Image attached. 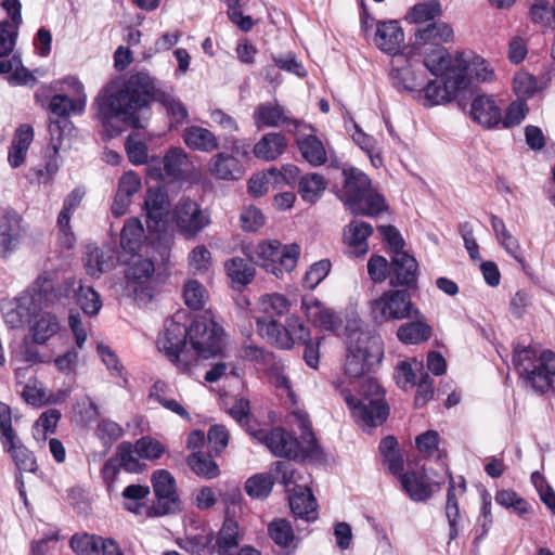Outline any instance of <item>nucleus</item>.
I'll list each match as a JSON object with an SVG mask.
<instances>
[{
    "mask_svg": "<svg viewBox=\"0 0 555 555\" xmlns=\"http://www.w3.org/2000/svg\"><path fill=\"white\" fill-rule=\"evenodd\" d=\"M170 208L167 194L160 189H149L144 201L149 229H154L166 217Z\"/></svg>",
    "mask_w": 555,
    "mask_h": 555,
    "instance_id": "cd10ccee",
    "label": "nucleus"
},
{
    "mask_svg": "<svg viewBox=\"0 0 555 555\" xmlns=\"http://www.w3.org/2000/svg\"><path fill=\"white\" fill-rule=\"evenodd\" d=\"M183 142L194 151L210 153L220 147L217 135L202 126H189L182 133Z\"/></svg>",
    "mask_w": 555,
    "mask_h": 555,
    "instance_id": "bb28decb",
    "label": "nucleus"
},
{
    "mask_svg": "<svg viewBox=\"0 0 555 555\" xmlns=\"http://www.w3.org/2000/svg\"><path fill=\"white\" fill-rule=\"evenodd\" d=\"M327 186L325 178L317 172L307 173L298 181V192L304 201L315 203Z\"/></svg>",
    "mask_w": 555,
    "mask_h": 555,
    "instance_id": "79ce46f5",
    "label": "nucleus"
},
{
    "mask_svg": "<svg viewBox=\"0 0 555 555\" xmlns=\"http://www.w3.org/2000/svg\"><path fill=\"white\" fill-rule=\"evenodd\" d=\"M38 292L33 297L34 305L38 302L43 308H65L69 304L70 289L73 283L70 280L55 287L48 279H38L36 282Z\"/></svg>",
    "mask_w": 555,
    "mask_h": 555,
    "instance_id": "a211bd4d",
    "label": "nucleus"
},
{
    "mask_svg": "<svg viewBox=\"0 0 555 555\" xmlns=\"http://www.w3.org/2000/svg\"><path fill=\"white\" fill-rule=\"evenodd\" d=\"M152 485L156 501L147 509V516H164L182 511L176 489V479L168 470H155L152 475Z\"/></svg>",
    "mask_w": 555,
    "mask_h": 555,
    "instance_id": "ddd939ff",
    "label": "nucleus"
},
{
    "mask_svg": "<svg viewBox=\"0 0 555 555\" xmlns=\"http://www.w3.org/2000/svg\"><path fill=\"white\" fill-rule=\"evenodd\" d=\"M345 377L336 389L344 397L351 416L363 430L380 426L389 415V406L385 402V391L373 378L361 382L359 396H354L349 385L359 382L383 358V344L378 336L362 327L360 321H350L346 327Z\"/></svg>",
    "mask_w": 555,
    "mask_h": 555,
    "instance_id": "f257e3e1",
    "label": "nucleus"
},
{
    "mask_svg": "<svg viewBox=\"0 0 555 555\" xmlns=\"http://www.w3.org/2000/svg\"><path fill=\"white\" fill-rule=\"evenodd\" d=\"M70 283H73L70 296L76 299V304L80 307L83 313L89 317L98 315L102 308V300L99 293H96L91 286L82 285L81 281L70 279Z\"/></svg>",
    "mask_w": 555,
    "mask_h": 555,
    "instance_id": "2f4dec72",
    "label": "nucleus"
},
{
    "mask_svg": "<svg viewBox=\"0 0 555 555\" xmlns=\"http://www.w3.org/2000/svg\"><path fill=\"white\" fill-rule=\"evenodd\" d=\"M391 286L412 287L417 281V262L404 250L391 255Z\"/></svg>",
    "mask_w": 555,
    "mask_h": 555,
    "instance_id": "412c9836",
    "label": "nucleus"
},
{
    "mask_svg": "<svg viewBox=\"0 0 555 555\" xmlns=\"http://www.w3.org/2000/svg\"><path fill=\"white\" fill-rule=\"evenodd\" d=\"M183 297L188 307L197 310L204 307L207 292L199 282L191 280L184 285Z\"/></svg>",
    "mask_w": 555,
    "mask_h": 555,
    "instance_id": "052dcab7",
    "label": "nucleus"
},
{
    "mask_svg": "<svg viewBox=\"0 0 555 555\" xmlns=\"http://www.w3.org/2000/svg\"><path fill=\"white\" fill-rule=\"evenodd\" d=\"M528 112L529 107L527 103L522 100L516 99L506 108L505 115L504 117L502 116L500 125L502 128H513L518 126L526 118Z\"/></svg>",
    "mask_w": 555,
    "mask_h": 555,
    "instance_id": "e2e57ef3",
    "label": "nucleus"
},
{
    "mask_svg": "<svg viewBox=\"0 0 555 555\" xmlns=\"http://www.w3.org/2000/svg\"><path fill=\"white\" fill-rule=\"evenodd\" d=\"M25 235L23 219L16 211H8L0 220V257L7 258Z\"/></svg>",
    "mask_w": 555,
    "mask_h": 555,
    "instance_id": "f3484780",
    "label": "nucleus"
},
{
    "mask_svg": "<svg viewBox=\"0 0 555 555\" xmlns=\"http://www.w3.org/2000/svg\"><path fill=\"white\" fill-rule=\"evenodd\" d=\"M469 115L483 128L492 129L502 121V109L493 95L481 94L473 99Z\"/></svg>",
    "mask_w": 555,
    "mask_h": 555,
    "instance_id": "aec40b11",
    "label": "nucleus"
},
{
    "mask_svg": "<svg viewBox=\"0 0 555 555\" xmlns=\"http://www.w3.org/2000/svg\"><path fill=\"white\" fill-rule=\"evenodd\" d=\"M74 412L78 421L85 425L95 421L99 416V408L89 396H83L74 404Z\"/></svg>",
    "mask_w": 555,
    "mask_h": 555,
    "instance_id": "774afa93",
    "label": "nucleus"
},
{
    "mask_svg": "<svg viewBox=\"0 0 555 555\" xmlns=\"http://www.w3.org/2000/svg\"><path fill=\"white\" fill-rule=\"evenodd\" d=\"M444 59L442 61L446 66L454 72L456 78H462L465 83V90L470 82H493L496 79L495 70L489 61L476 54L473 51H462L454 55L449 54L444 50Z\"/></svg>",
    "mask_w": 555,
    "mask_h": 555,
    "instance_id": "9b49d317",
    "label": "nucleus"
},
{
    "mask_svg": "<svg viewBox=\"0 0 555 555\" xmlns=\"http://www.w3.org/2000/svg\"><path fill=\"white\" fill-rule=\"evenodd\" d=\"M343 176L340 198L352 214L376 216L387 208L384 197L372 188L371 179L362 170L344 168Z\"/></svg>",
    "mask_w": 555,
    "mask_h": 555,
    "instance_id": "39448f33",
    "label": "nucleus"
},
{
    "mask_svg": "<svg viewBox=\"0 0 555 555\" xmlns=\"http://www.w3.org/2000/svg\"><path fill=\"white\" fill-rule=\"evenodd\" d=\"M413 49L418 54L427 53L426 47H440L453 38V29L442 21L430 22L415 29Z\"/></svg>",
    "mask_w": 555,
    "mask_h": 555,
    "instance_id": "dca6fc26",
    "label": "nucleus"
},
{
    "mask_svg": "<svg viewBox=\"0 0 555 555\" xmlns=\"http://www.w3.org/2000/svg\"><path fill=\"white\" fill-rule=\"evenodd\" d=\"M299 255L297 244L283 245L276 240H269L257 244L250 258L268 273L282 279L295 269Z\"/></svg>",
    "mask_w": 555,
    "mask_h": 555,
    "instance_id": "6e6552de",
    "label": "nucleus"
},
{
    "mask_svg": "<svg viewBox=\"0 0 555 555\" xmlns=\"http://www.w3.org/2000/svg\"><path fill=\"white\" fill-rule=\"evenodd\" d=\"M291 302L282 294H266L259 298L258 309L264 314L263 318L274 319L282 317L289 311Z\"/></svg>",
    "mask_w": 555,
    "mask_h": 555,
    "instance_id": "49530a36",
    "label": "nucleus"
},
{
    "mask_svg": "<svg viewBox=\"0 0 555 555\" xmlns=\"http://www.w3.org/2000/svg\"><path fill=\"white\" fill-rule=\"evenodd\" d=\"M289 507L296 517L311 521L315 519L317 501L307 487L297 486L289 495Z\"/></svg>",
    "mask_w": 555,
    "mask_h": 555,
    "instance_id": "7c9ffc66",
    "label": "nucleus"
},
{
    "mask_svg": "<svg viewBox=\"0 0 555 555\" xmlns=\"http://www.w3.org/2000/svg\"><path fill=\"white\" fill-rule=\"evenodd\" d=\"M190 469L198 477L210 480L220 475L218 464L210 455L203 452H193L186 457Z\"/></svg>",
    "mask_w": 555,
    "mask_h": 555,
    "instance_id": "37998d69",
    "label": "nucleus"
},
{
    "mask_svg": "<svg viewBox=\"0 0 555 555\" xmlns=\"http://www.w3.org/2000/svg\"><path fill=\"white\" fill-rule=\"evenodd\" d=\"M85 193L80 189L73 190L64 199L63 208L57 216V227L60 231L59 242L65 248H72L75 244V235L70 229L69 222L73 212L80 205Z\"/></svg>",
    "mask_w": 555,
    "mask_h": 555,
    "instance_id": "5701e85b",
    "label": "nucleus"
},
{
    "mask_svg": "<svg viewBox=\"0 0 555 555\" xmlns=\"http://www.w3.org/2000/svg\"><path fill=\"white\" fill-rule=\"evenodd\" d=\"M144 236V229L140 220L129 219L121 231L120 245L122 249L134 253L141 245Z\"/></svg>",
    "mask_w": 555,
    "mask_h": 555,
    "instance_id": "8fccbe9b",
    "label": "nucleus"
},
{
    "mask_svg": "<svg viewBox=\"0 0 555 555\" xmlns=\"http://www.w3.org/2000/svg\"><path fill=\"white\" fill-rule=\"evenodd\" d=\"M255 125L258 129L263 127H280L285 124L298 126L297 119L289 118L285 109L278 102H267L259 104L254 112Z\"/></svg>",
    "mask_w": 555,
    "mask_h": 555,
    "instance_id": "393cba45",
    "label": "nucleus"
},
{
    "mask_svg": "<svg viewBox=\"0 0 555 555\" xmlns=\"http://www.w3.org/2000/svg\"><path fill=\"white\" fill-rule=\"evenodd\" d=\"M61 418V412L56 409H49L43 412L34 425V438L36 440H46L47 434L54 433Z\"/></svg>",
    "mask_w": 555,
    "mask_h": 555,
    "instance_id": "5fc2aeb1",
    "label": "nucleus"
},
{
    "mask_svg": "<svg viewBox=\"0 0 555 555\" xmlns=\"http://www.w3.org/2000/svg\"><path fill=\"white\" fill-rule=\"evenodd\" d=\"M189 331V349L195 357V363L199 359H209L223 354L225 346V332L215 320L210 311H205L196 317Z\"/></svg>",
    "mask_w": 555,
    "mask_h": 555,
    "instance_id": "0eeeda50",
    "label": "nucleus"
},
{
    "mask_svg": "<svg viewBox=\"0 0 555 555\" xmlns=\"http://www.w3.org/2000/svg\"><path fill=\"white\" fill-rule=\"evenodd\" d=\"M400 482L404 491L413 501H426L431 496V489L422 476L415 473H405L400 476Z\"/></svg>",
    "mask_w": 555,
    "mask_h": 555,
    "instance_id": "de8ad7c7",
    "label": "nucleus"
},
{
    "mask_svg": "<svg viewBox=\"0 0 555 555\" xmlns=\"http://www.w3.org/2000/svg\"><path fill=\"white\" fill-rule=\"evenodd\" d=\"M441 14V5L437 1L424 2L416 4L411 14L410 20L417 24V26H423L425 24L430 23L435 17Z\"/></svg>",
    "mask_w": 555,
    "mask_h": 555,
    "instance_id": "4d7b16f0",
    "label": "nucleus"
},
{
    "mask_svg": "<svg viewBox=\"0 0 555 555\" xmlns=\"http://www.w3.org/2000/svg\"><path fill=\"white\" fill-rule=\"evenodd\" d=\"M224 270L232 282L241 285L249 284L255 278V268L240 257L225 261Z\"/></svg>",
    "mask_w": 555,
    "mask_h": 555,
    "instance_id": "09e8293b",
    "label": "nucleus"
},
{
    "mask_svg": "<svg viewBox=\"0 0 555 555\" xmlns=\"http://www.w3.org/2000/svg\"><path fill=\"white\" fill-rule=\"evenodd\" d=\"M370 314L377 324L417 317L420 311L405 289H388L370 302Z\"/></svg>",
    "mask_w": 555,
    "mask_h": 555,
    "instance_id": "9d476101",
    "label": "nucleus"
},
{
    "mask_svg": "<svg viewBox=\"0 0 555 555\" xmlns=\"http://www.w3.org/2000/svg\"><path fill=\"white\" fill-rule=\"evenodd\" d=\"M154 271L155 266L151 259L133 255L125 271L127 296L141 302L150 301L153 297L151 280Z\"/></svg>",
    "mask_w": 555,
    "mask_h": 555,
    "instance_id": "f8f14e48",
    "label": "nucleus"
},
{
    "mask_svg": "<svg viewBox=\"0 0 555 555\" xmlns=\"http://www.w3.org/2000/svg\"><path fill=\"white\" fill-rule=\"evenodd\" d=\"M189 347L188 327L175 320H166L165 331L157 340V348L182 373H189L195 364V357Z\"/></svg>",
    "mask_w": 555,
    "mask_h": 555,
    "instance_id": "1a4fd4ad",
    "label": "nucleus"
},
{
    "mask_svg": "<svg viewBox=\"0 0 555 555\" xmlns=\"http://www.w3.org/2000/svg\"><path fill=\"white\" fill-rule=\"evenodd\" d=\"M153 92L154 78L145 72L113 79L98 96L99 115L104 124L117 118L142 128L139 113L150 106Z\"/></svg>",
    "mask_w": 555,
    "mask_h": 555,
    "instance_id": "f03ea898",
    "label": "nucleus"
},
{
    "mask_svg": "<svg viewBox=\"0 0 555 555\" xmlns=\"http://www.w3.org/2000/svg\"><path fill=\"white\" fill-rule=\"evenodd\" d=\"M531 482L537 489L543 504L550 509V512L553 515H555V491L547 483L544 476L539 472H533L531 474Z\"/></svg>",
    "mask_w": 555,
    "mask_h": 555,
    "instance_id": "338daca9",
    "label": "nucleus"
},
{
    "mask_svg": "<svg viewBox=\"0 0 555 555\" xmlns=\"http://www.w3.org/2000/svg\"><path fill=\"white\" fill-rule=\"evenodd\" d=\"M286 147L287 141L283 134L269 132L254 145L253 153L259 159L271 162L278 159Z\"/></svg>",
    "mask_w": 555,
    "mask_h": 555,
    "instance_id": "473e14b6",
    "label": "nucleus"
},
{
    "mask_svg": "<svg viewBox=\"0 0 555 555\" xmlns=\"http://www.w3.org/2000/svg\"><path fill=\"white\" fill-rule=\"evenodd\" d=\"M134 451L142 459L155 461L165 453V447L158 440L145 436L137 440Z\"/></svg>",
    "mask_w": 555,
    "mask_h": 555,
    "instance_id": "13d9d810",
    "label": "nucleus"
},
{
    "mask_svg": "<svg viewBox=\"0 0 555 555\" xmlns=\"http://www.w3.org/2000/svg\"><path fill=\"white\" fill-rule=\"evenodd\" d=\"M257 332L272 345L281 349H289L291 339L285 334V326L279 321L269 318H257Z\"/></svg>",
    "mask_w": 555,
    "mask_h": 555,
    "instance_id": "4c0bfd02",
    "label": "nucleus"
},
{
    "mask_svg": "<svg viewBox=\"0 0 555 555\" xmlns=\"http://www.w3.org/2000/svg\"><path fill=\"white\" fill-rule=\"evenodd\" d=\"M1 443L4 451L11 455L18 470L34 473L37 469V462L33 452L21 442L17 436Z\"/></svg>",
    "mask_w": 555,
    "mask_h": 555,
    "instance_id": "c9c22d12",
    "label": "nucleus"
},
{
    "mask_svg": "<svg viewBox=\"0 0 555 555\" xmlns=\"http://www.w3.org/2000/svg\"><path fill=\"white\" fill-rule=\"evenodd\" d=\"M273 485L274 480L269 474H257L247 479L245 490L254 499H264L271 493Z\"/></svg>",
    "mask_w": 555,
    "mask_h": 555,
    "instance_id": "864d4df0",
    "label": "nucleus"
},
{
    "mask_svg": "<svg viewBox=\"0 0 555 555\" xmlns=\"http://www.w3.org/2000/svg\"><path fill=\"white\" fill-rule=\"evenodd\" d=\"M284 332L291 339L289 349L295 343L306 344L311 340L310 330L296 315H292L286 320Z\"/></svg>",
    "mask_w": 555,
    "mask_h": 555,
    "instance_id": "0e129e2a",
    "label": "nucleus"
},
{
    "mask_svg": "<svg viewBox=\"0 0 555 555\" xmlns=\"http://www.w3.org/2000/svg\"><path fill=\"white\" fill-rule=\"evenodd\" d=\"M269 534L282 547L289 546L295 538L291 524L285 519L273 520L269 525Z\"/></svg>",
    "mask_w": 555,
    "mask_h": 555,
    "instance_id": "680f3d73",
    "label": "nucleus"
},
{
    "mask_svg": "<svg viewBox=\"0 0 555 555\" xmlns=\"http://www.w3.org/2000/svg\"><path fill=\"white\" fill-rule=\"evenodd\" d=\"M209 172L220 180H238L244 176V168L236 157L218 153L209 162Z\"/></svg>",
    "mask_w": 555,
    "mask_h": 555,
    "instance_id": "c756f323",
    "label": "nucleus"
},
{
    "mask_svg": "<svg viewBox=\"0 0 555 555\" xmlns=\"http://www.w3.org/2000/svg\"><path fill=\"white\" fill-rule=\"evenodd\" d=\"M188 163V155L182 149H171L163 159L166 176L172 178L180 177Z\"/></svg>",
    "mask_w": 555,
    "mask_h": 555,
    "instance_id": "6e6d98bb",
    "label": "nucleus"
},
{
    "mask_svg": "<svg viewBox=\"0 0 555 555\" xmlns=\"http://www.w3.org/2000/svg\"><path fill=\"white\" fill-rule=\"evenodd\" d=\"M373 233L371 224L354 221L345 230V241L357 256L365 255L369 250L366 238Z\"/></svg>",
    "mask_w": 555,
    "mask_h": 555,
    "instance_id": "58836bf2",
    "label": "nucleus"
},
{
    "mask_svg": "<svg viewBox=\"0 0 555 555\" xmlns=\"http://www.w3.org/2000/svg\"><path fill=\"white\" fill-rule=\"evenodd\" d=\"M302 158L311 166L318 167L326 163L327 153L323 142L315 135H304L297 140Z\"/></svg>",
    "mask_w": 555,
    "mask_h": 555,
    "instance_id": "ea45409f",
    "label": "nucleus"
},
{
    "mask_svg": "<svg viewBox=\"0 0 555 555\" xmlns=\"http://www.w3.org/2000/svg\"><path fill=\"white\" fill-rule=\"evenodd\" d=\"M103 538L95 534L76 533L69 544L76 555H100Z\"/></svg>",
    "mask_w": 555,
    "mask_h": 555,
    "instance_id": "3c124183",
    "label": "nucleus"
},
{
    "mask_svg": "<svg viewBox=\"0 0 555 555\" xmlns=\"http://www.w3.org/2000/svg\"><path fill=\"white\" fill-rule=\"evenodd\" d=\"M152 100L162 104L175 122L181 124L186 120L189 116L186 107L171 93L158 89L155 81Z\"/></svg>",
    "mask_w": 555,
    "mask_h": 555,
    "instance_id": "c03bdc74",
    "label": "nucleus"
},
{
    "mask_svg": "<svg viewBox=\"0 0 555 555\" xmlns=\"http://www.w3.org/2000/svg\"><path fill=\"white\" fill-rule=\"evenodd\" d=\"M301 309L307 319L317 327L331 332L340 327V318L315 298H304Z\"/></svg>",
    "mask_w": 555,
    "mask_h": 555,
    "instance_id": "b1692460",
    "label": "nucleus"
},
{
    "mask_svg": "<svg viewBox=\"0 0 555 555\" xmlns=\"http://www.w3.org/2000/svg\"><path fill=\"white\" fill-rule=\"evenodd\" d=\"M33 296L23 295L7 300L1 306L5 324L11 328H22L30 322L36 313Z\"/></svg>",
    "mask_w": 555,
    "mask_h": 555,
    "instance_id": "6ab92c4d",
    "label": "nucleus"
},
{
    "mask_svg": "<svg viewBox=\"0 0 555 555\" xmlns=\"http://www.w3.org/2000/svg\"><path fill=\"white\" fill-rule=\"evenodd\" d=\"M178 232L185 238H194L210 223L209 214L190 198H182L173 210Z\"/></svg>",
    "mask_w": 555,
    "mask_h": 555,
    "instance_id": "2eb2a0df",
    "label": "nucleus"
},
{
    "mask_svg": "<svg viewBox=\"0 0 555 555\" xmlns=\"http://www.w3.org/2000/svg\"><path fill=\"white\" fill-rule=\"evenodd\" d=\"M416 321L402 324L397 331L398 339L403 344L417 345L429 339L431 327L420 313Z\"/></svg>",
    "mask_w": 555,
    "mask_h": 555,
    "instance_id": "e433bc0d",
    "label": "nucleus"
},
{
    "mask_svg": "<svg viewBox=\"0 0 555 555\" xmlns=\"http://www.w3.org/2000/svg\"><path fill=\"white\" fill-rule=\"evenodd\" d=\"M409 53H403L392 57V83L398 89L406 91L422 90L425 83V65L424 61L408 57Z\"/></svg>",
    "mask_w": 555,
    "mask_h": 555,
    "instance_id": "4468645a",
    "label": "nucleus"
},
{
    "mask_svg": "<svg viewBox=\"0 0 555 555\" xmlns=\"http://www.w3.org/2000/svg\"><path fill=\"white\" fill-rule=\"evenodd\" d=\"M188 264L192 271L204 273L211 266V253L205 245H197L190 251Z\"/></svg>",
    "mask_w": 555,
    "mask_h": 555,
    "instance_id": "69168bd1",
    "label": "nucleus"
},
{
    "mask_svg": "<svg viewBox=\"0 0 555 555\" xmlns=\"http://www.w3.org/2000/svg\"><path fill=\"white\" fill-rule=\"evenodd\" d=\"M242 535L235 520L228 518L217 537V551L219 555H236Z\"/></svg>",
    "mask_w": 555,
    "mask_h": 555,
    "instance_id": "a19ab883",
    "label": "nucleus"
},
{
    "mask_svg": "<svg viewBox=\"0 0 555 555\" xmlns=\"http://www.w3.org/2000/svg\"><path fill=\"white\" fill-rule=\"evenodd\" d=\"M33 318L29 333L34 343L42 345L59 333L61 326L54 314L50 312L35 313Z\"/></svg>",
    "mask_w": 555,
    "mask_h": 555,
    "instance_id": "f704fd0d",
    "label": "nucleus"
},
{
    "mask_svg": "<svg viewBox=\"0 0 555 555\" xmlns=\"http://www.w3.org/2000/svg\"><path fill=\"white\" fill-rule=\"evenodd\" d=\"M513 91L518 100L526 102L538 91L537 78L528 72H517L513 78Z\"/></svg>",
    "mask_w": 555,
    "mask_h": 555,
    "instance_id": "603ef678",
    "label": "nucleus"
},
{
    "mask_svg": "<svg viewBox=\"0 0 555 555\" xmlns=\"http://www.w3.org/2000/svg\"><path fill=\"white\" fill-rule=\"evenodd\" d=\"M278 183V169L271 168L266 172L253 176L248 181V191L251 195L260 197L264 195L269 185Z\"/></svg>",
    "mask_w": 555,
    "mask_h": 555,
    "instance_id": "bf43d9fd",
    "label": "nucleus"
},
{
    "mask_svg": "<svg viewBox=\"0 0 555 555\" xmlns=\"http://www.w3.org/2000/svg\"><path fill=\"white\" fill-rule=\"evenodd\" d=\"M444 49L438 48L433 50L424 59V65L434 76L440 77L433 81L424 83L422 90L425 92L427 101L431 105H438L454 99L460 92L465 91V83L462 78H456L450 66H444Z\"/></svg>",
    "mask_w": 555,
    "mask_h": 555,
    "instance_id": "423d86ee",
    "label": "nucleus"
},
{
    "mask_svg": "<svg viewBox=\"0 0 555 555\" xmlns=\"http://www.w3.org/2000/svg\"><path fill=\"white\" fill-rule=\"evenodd\" d=\"M70 85L77 92L76 99H70L67 95L56 94L50 101V109L57 116H68L72 113L81 114L86 106V95L83 93L82 83L73 78Z\"/></svg>",
    "mask_w": 555,
    "mask_h": 555,
    "instance_id": "a878e982",
    "label": "nucleus"
},
{
    "mask_svg": "<svg viewBox=\"0 0 555 555\" xmlns=\"http://www.w3.org/2000/svg\"><path fill=\"white\" fill-rule=\"evenodd\" d=\"M117 260L115 251L111 248H92L86 257V271L90 276L99 278L102 273L115 268Z\"/></svg>",
    "mask_w": 555,
    "mask_h": 555,
    "instance_id": "72a5a7b5",
    "label": "nucleus"
},
{
    "mask_svg": "<svg viewBox=\"0 0 555 555\" xmlns=\"http://www.w3.org/2000/svg\"><path fill=\"white\" fill-rule=\"evenodd\" d=\"M403 41L404 34L397 21L377 24L374 42L380 51L391 54L392 57L403 54L404 52H400Z\"/></svg>",
    "mask_w": 555,
    "mask_h": 555,
    "instance_id": "4be33fe9",
    "label": "nucleus"
},
{
    "mask_svg": "<svg viewBox=\"0 0 555 555\" xmlns=\"http://www.w3.org/2000/svg\"><path fill=\"white\" fill-rule=\"evenodd\" d=\"M292 416L294 424L300 430L301 442L281 427L273 428L270 431L263 429H248V434L259 442L264 443L275 456L293 460H312L319 457L321 452L311 430L308 414L305 411L295 410Z\"/></svg>",
    "mask_w": 555,
    "mask_h": 555,
    "instance_id": "7ed1b4c3",
    "label": "nucleus"
},
{
    "mask_svg": "<svg viewBox=\"0 0 555 555\" xmlns=\"http://www.w3.org/2000/svg\"><path fill=\"white\" fill-rule=\"evenodd\" d=\"M466 491L464 478H460L459 486L455 485L453 477H450L449 488L447 492L446 515L449 521L450 532L449 539L454 540L459 535L460 507L459 496Z\"/></svg>",
    "mask_w": 555,
    "mask_h": 555,
    "instance_id": "c85d7f7f",
    "label": "nucleus"
},
{
    "mask_svg": "<svg viewBox=\"0 0 555 555\" xmlns=\"http://www.w3.org/2000/svg\"><path fill=\"white\" fill-rule=\"evenodd\" d=\"M513 364L526 388L543 395L552 388L555 377V353L544 350L540 354L531 346L514 348Z\"/></svg>",
    "mask_w": 555,
    "mask_h": 555,
    "instance_id": "20e7f679",
    "label": "nucleus"
},
{
    "mask_svg": "<svg viewBox=\"0 0 555 555\" xmlns=\"http://www.w3.org/2000/svg\"><path fill=\"white\" fill-rule=\"evenodd\" d=\"M150 487L143 485H129L127 486L121 495L124 499V507L135 515H141L143 511L147 513L150 507H146L144 500L150 494Z\"/></svg>",
    "mask_w": 555,
    "mask_h": 555,
    "instance_id": "a18cd8bd",
    "label": "nucleus"
}]
</instances>
